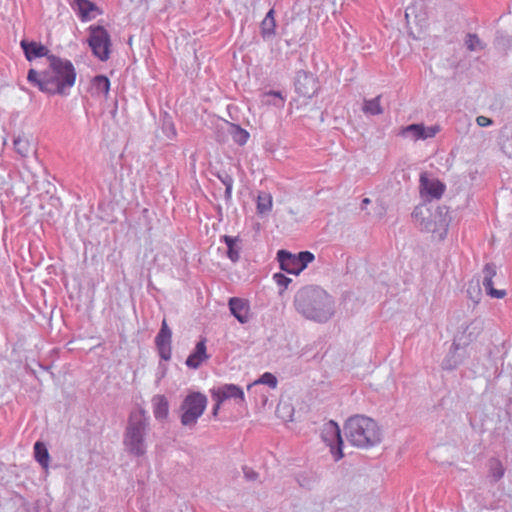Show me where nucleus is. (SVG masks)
Listing matches in <instances>:
<instances>
[{"label": "nucleus", "mask_w": 512, "mask_h": 512, "mask_svg": "<svg viewBox=\"0 0 512 512\" xmlns=\"http://www.w3.org/2000/svg\"><path fill=\"white\" fill-rule=\"evenodd\" d=\"M49 66L42 72L28 71L27 80L41 92L50 95H68L76 81V70L70 60L49 55Z\"/></svg>", "instance_id": "nucleus-1"}, {"label": "nucleus", "mask_w": 512, "mask_h": 512, "mask_svg": "<svg viewBox=\"0 0 512 512\" xmlns=\"http://www.w3.org/2000/svg\"><path fill=\"white\" fill-rule=\"evenodd\" d=\"M294 306L306 319L325 323L334 315V301L323 289L307 286L299 290L294 297Z\"/></svg>", "instance_id": "nucleus-2"}, {"label": "nucleus", "mask_w": 512, "mask_h": 512, "mask_svg": "<svg viewBox=\"0 0 512 512\" xmlns=\"http://www.w3.org/2000/svg\"><path fill=\"white\" fill-rule=\"evenodd\" d=\"M150 433V418L143 408L130 412L124 432L123 444L126 451L136 457L147 452V437Z\"/></svg>", "instance_id": "nucleus-3"}, {"label": "nucleus", "mask_w": 512, "mask_h": 512, "mask_svg": "<svg viewBox=\"0 0 512 512\" xmlns=\"http://www.w3.org/2000/svg\"><path fill=\"white\" fill-rule=\"evenodd\" d=\"M344 431L348 441L359 448L373 447L381 441L377 423L363 415L350 417L345 423Z\"/></svg>", "instance_id": "nucleus-4"}, {"label": "nucleus", "mask_w": 512, "mask_h": 512, "mask_svg": "<svg viewBox=\"0 0 512 512\" xmlns=\"http://www.w3.org/2000/svg\"><path fill=\"white\" fill-rule=\"evenodd\" d=\"M208 399L200 392L189 393L180 405V421L183 426L194 427L207 407Z\"/></svg>", "instance_id": "nucleus-5"}, {"label": "nucleus", "mask_w": 512, "mask_h": 512, "mask_svg": "<svg viewBox=\"0 0 512 512\" xmlns=\"http://www.w3.org/2000/svg\"><path fill=\"white\" fill-rule=\"evenodd\" d=\"M412 217L423 231L437 234L441 239L444 238L447 233L448 220L443 216L440 208L435 213H430V215L426 217L423 213V209L416 207L412 212Z\"/></svg>", "instance_id": "nucleus-6"}, {"label": "nucleus", "mask_w": 512, "mask_h": 512, "mask_svg": "<svg viewBox=\"0 0 512 512\" xmlns=\"http://www.w3.org/2000/svg\"><path fill=\"white\" fill-rule=\"evenodd\" d=\"M314 259L315 256L310 251H301L298 254H292L286 250L277 252L280 268L289 274H300Z\"/></svg>", "instance_id": "nucleus-7"}, {"label": "nucleus", "mask_w": 512, "mask_h": 512, "mask_svg": "<svg viewBox=\"0 0 512 512\" xmlns=\"http://www.w3.org/2000/svg\"><path fill=\"white\" fill-rule=\"evenodd\" d=\"M88 43L95 57L101 61L108 60L111 40L108 31L104 27L91 26Z\"/></svg>", "instance_id": "nucleus-8"}, {"label": "nucleus", "mask_w": 512, "mask_h": 512, "mask_svg": "<svg viewBox=\"0 0 512 512\" xmlns=\"http://www.w3.org/2000/svg\"><path fill=\"white\" fill-rule=\"evenodd\" d=\"M321 436L323 441L330 447L334 460H340L343 457V440L337 423L334 421L327 422L323 427Z\"/></svg>", "instance_id": "nucleus-9"}, {"label": "nucleus", "mask_w": 512, "mask_h": 512, "mask_svg": "<svg viewBox=\"0 0 512 512\" xmlns=\"http://www.w3.org/2000/svg\"><path fill=\"white\" fill-rule=\"evenodd\" d=\"M294 85L296 92L306 98H312L318 90L314 75L304 70L297 72Z\"/></svg>", "instance_id": "nucleus-10"}, {"label": "nucleus", "mask_w": 512, "mask_h": 512, "mask_svg": "<svg viewBox=\"0 0 512 512\" xmlns=\"http://www.w3.org/2000/svg\"><path fill=\"white\" fill-rule=\"evenodd\" d=\"M171 339L172 331L168 327L166 320L164 319L161 324V328L155 337V344L161 359L168 361L171 359Z\"/></svg>", "instance_id": "nucleus-11"}, {"label": "nucleus", "mask_w": 512, "mask_h": 512, "mask_svg": "<svg viewBox=\"0 0 512 512\" xmlns=\"http://www.w3.org/2000/svg\"><path fill=\"white\" fill-rule=\"evenodd\" d=\"M212 397L217 402H224L228 399H233L237 403H242L245 400L244 392L241 387L235 384H224L213 392Z\"/></svg>", "instance_id": "nucleus-12"}, {"label": "nucleus", "mask_w": 512, "mask_h": 512, "mask_svg": "<svg viewBox=\"0 0 512 512\" xmlns=\"http://www.w3.org/2000/svg\"><path fill=\"white\" fill-rule=\"evenodd\" d=\"M231 314L241 323L246 324L250 321V304L247 299L232 297L228 302Z\"/></svg>", "instance_id": "nucleus-13"}, {"label": "nucleus", "mask_w": 512, "mask_h": 512, "mask_svg": "<svg viewBox=\"0 0 512 512\" xmlns=\"http://www.w3.org/2000/svg\"><path fill=\"white\" fill-rule=\"evenodd\" d=\"M207 339L202 337L197 343L194 350L187 357L185 364L190 369H198L203 362L207 361L210 358V355L207 353L206 347Z\"/></svg>", "instance_id": "nucleus-14"}, {"label": "nucleus", "mask_w": 512, "mask_h": 512, "mask_svg": "<svg viewBox=\"0 0 512 512\" xmlns=\"http://www.w3.org/2000/svg\"><path fill=\"white\" fill-rule=\"evenodd\" d=\"M445 184L435 178H429L426 173L420 175V189L431 198L440 199L445 191Z\"/></svg>", "instance_id": "nucleus-15"}, {"label": "nucleus", "mask_w": 512, "mask_h": 512, "mask_svg": "<svg viewBox=\"0 0 512 512\" xmlns=\"http://www.w3.org/2000/svg\"><path fill=\"white\" fill-rule=\"evenodd\" d=\"M482 284L487 294L492 298L501 299L506 295L505 290H498L493 287V277L496 275V266L493 263H487L483 268Z\"/></svg>", "instance_id": "nucleus-16"}, {"label": "nucleus", "mask_w": 512, "mask_h": 512, "mask_svg": "<svg viewBox=\"0 0 512 512\" xmlns=\"http://www.w3.org/2000/svg\"><path fill=\"white\" fill-rule=\"evenodd\" d=\"M20 45L24 51L25 57L29 61H32L36 58L47 56L49 53V50L46 46L35 41L29 42L26 40H22Z\"/></svg>", "instance_id": "nucleus-17"}, {"label": "nucleus", "mask_w": 512, "mask_h": 512, "mask_svg": "<svg viewBox=\"0 0 512 512\" xmlns=\"http://www.w3.org/2000/svg\"><path fill=\"white\" fill-rule=\"evenodd\" d=\"M221 241H223L227 246V257L233 263L238 262L240 259V252L242 250L241 239L239 237L224 235L221 237Z\"/></svg>", "instance_id": "nucleus-18"}, {"label": "nucleus", "mask_w": 512, "mask_h": 512, "mask_svg": "<svg viewBox=\"0 0 512 512\" xmlns=\"http://www.w3.org/2000/svg\"><path fill=\"white\" fill-rule=\"evenodd\" d=\"M92 95L103 96L105 99L109 96L110 80L104 75H97L91 81Z\"/></svg>", "instance_id": "nucleus-19"}, {"label": "nucleus", "mask_w": 512, "mask_h": 512, "mask_svg": "<svg viewBox=\"0 0 512 512\" xmlns=\"http://www.w3.org/2000/svg\"><path fill=\"white\" fill-rule=\"evenodd\" d=\"M274 9H270L260 24L261 36L264 40H269L275 36L276 21Z\"/></svg>", "instance_id": "nucleus-20"}, {"label": "nucleus", "mask_w": 512, "mask_h": 512, "mask_svg": "<svg viewBox=\"0 0 512 512\" xmlns=\"http://www.w3.org/2000/svg\"><path fill=\"white\" fill-rule=\"evenodd\" d=\"M153 414L157 420L166 419L169 414V403L164 395H155L152 399Z\"/></svg>", "instance_id": "nucleus-21"}, {"label": "nucleus", "mask_w": 512, "mask_h": 512, "mask_svg": "<svg viewBox=\"0 0 512 512\" xmlns=\"http://www.w3.org/2000/svg\"><path fill=\"white\" fill-rule=\"evenodd\" d=\"M14 149L21 157L26 158L35 152L33 145L26 136H17L13 141Z\"/></svg>", "instance_id": "nucleus-22"}, {"label": "nucleus", "mask_w": 512, "mask_h": 512, "mask_svg": "<svg viewBox=\"0 0 512 512\" xmlns=\"http://www.w3.org/2000/svg\"><path fill=\"white\" fill-rule=\"evenodd\" d=\"M226 125L228 126L227 131L235 143L241 146L247 143L250 135L245 129L228 121L226 122Z\"/></svg>", "instance_id": "nucleus-23"}, {"label": "nucleus", "mask_w": 512, "mask_h": 512, "mask_svg": "<svg viewBox=\"0 0 512 512\" xmlns=\"http://www.w3.org/2000/svg\"><path fill=\"white\" fill-rule=\"evenodd\" d=\"M261 103L264 105H273L282 108L285 103V97L279 91H268L261 95Z\"/></svg>", "instance_id": "nucleus-24"}, {"label": "nucleus", "mask_w": 512, "mask_h": 512, "mask_svg": "<svg viewBox=\"0 0 512 512\" xmlns=\"http://www.w3.org/2000/svg\"><path fill=\"white\" fill-rule=\"evenodd\" d=\"M72 7L77 10L79 17L85 21L89 19V14L96 6L89 0H73Z\"/></svg>", "instance_id": "nucleus-25"}, {"label": "nucleus", "mask_w": 512, "mask_h": 512, "mask_svg": "<svg viewBox=\"0 0 512 512\" xmlns=\"http://www.w3.org/2000/svg\"><path fill=\"white\" fill-rule=\"evenodd\" d=\"M34 456H35L36 461L43 468H48L50 456H49L48 449L43 442L37 441L34 444Z\"/></svg>", "instance_id": "nucleus-26"}, {"label": "nucleus", "mask_w": 512, "mask_h": 512, "mask_svg": "<svg viewBox=\"0 0 512 512\" xmlns=\"http://www.w3.org/2000/svg\"><path fill=\"white\" fill-rule=\"evenodd\" d=\"M459 347L460 345L456 343V341H454L451 346L450 353L445 357V359L442 362V368L444 370H453L461 363V359L456 357V351L459 349Z\"/></svg>", "instance_id": "nucleus-27"}, {"label": "nucleus", "mask_w": 512, "mask_h": 512, "mask_svg": "<svg viewBox=\"0 0 512 512\" xmlns=\"http://www.w3.org/2000/svg\"><path fill=\"white\" fill-rule=\"evenodd\" d=\"M381 96H376L373 99L365 100L363 105V112L367 115H380L383 113V109L380 104Z\"/></svg>", "instance_id": "nucleus-28"}, {"label": "nucleus", "mask_w": 512, "mask_h": 512, "mask_svg": "<svg viewBox=\"0 0 512 512\" xmlns=\"http://www.w3.org/2000/svg\"><path fill=\"white\" fill-rule=\"evenodd\" d=\"M425 126L423 124H411L403 128L401 134L411 137L413 140L423 139Z\"/></svg>", "instance_id": "nucleus-29"}, {"label": "nucleus", "mask_w": 512, "mask_h": 512, "mask_svg": "<svg viewBox=\"0 0 512 512\" xmlns=\"http://www.w3.org/2000/svg\"><path fill=\"white\" fill-rule=\"evenodd\" d=\"M272 209V196L269 193L261 192L257 197V212L266 214Z\"/></svg>", "instance_id": "nucleus-30"}, {"label": "nucleus", "mask_w": 512, "mask_h": 512, "mask_svg": "<svg viewBox=\"0 0 512 512\" xmlns=\"http://www.w3.org/2000/svg\"><path fill=\"white\" fill-rule=\"evenodd\" d=\"M488 466L490 475L493 477L495 482L499 481L504 476L505 469L499 459L491 458Z\"/></svg>", "instance_id": "nucleus-31"}, {"label": "nucleus", "mask_w": 512, "mask_h": 512, "mask_svg": "<svg viewBox=\"0 0 512 512\" xmlns=\"http://www.w3.org/2000/svg\"><path fill=\"white\" fill-rule=\"evenodd\" d=\"M465 45L471 52L481 51L485 48V44L474 33H468L465 38Z\"/></svg>", "instance_id": "nucleus-32"}, {"label": "nucleus", "mask_w": 512, "mask_h": 512, "mask_svg": "<svg viewBox=\"0 0 512 512\" xmlns=\"http://www.w3.org/2000/svg\"><path fill=\"white\" fill-rule=\"evenodd\" d=\"M217 177L221 181V183L225 186L224 197H225V200L228 202L232 199V189H233L234 180H233L232 176L226 172L219 173L217 175Z\"/></svg>", "instance_id": "nucleus-33"}, {"label": "nucleus", "mask_w": 512, "mask_h": 512, "mask_svg": "<svg viewBox=\"0 0 512 512\" xmlns=\"http://www.w3.org/2000/svg\"><path fill=\"white\" fill-rule=\"evenodd\" d=\"M257 384H265L268 385L270 388H276L277 386V378L269 372H265L261 377L256 380L253 385ZM252 387V384L248 385V389Z\"/></svg>", "instance_id": "nucleus-34"}, {"label": "nucleus", "mask_w": 512, "mask_h": 512, "mask_svg": "<svg viewBox=\"0 0 512 512\" xmlns=\"http://www.w3.org/2000/svg\"><path fill=\"white\" fill-rule=\"evenodd\" d=\"M273 278L279 286L284 288H286L288 284L291 282L290 278L281 273H275L273 275Z\"/></svg>", "instance_id": "nucleus-35"}, {"label": "nucleus", "mask_w": 512, "mask_h": 512, "mask_svg": "<svg viewBox=\"0 0 512 512\" xmlns=\"http://www.w3.org/2000/svg\"><path fill=\"white\" fill-rule=\"evenodd\" d=\"M440 131V127L437 125L425 127L423 139L432 138Z\"/></svg>", "instance_id": "nucleus-36"}, {"label": "nucleus", "mask_w": 512, "mask_h": 512, "mask_svg": "<svg viewBox=\"0 0 512 512\" xmlns=\"http://www.w3.org/2000/svg\"><path fill=\"white\" fill-rule=\"evenodd\" d=\"M243 473H244L245 478L249 481H255L259 477V474L257 472H255L253 469H251L247 466H245L243 468Z\"/></svg>", "instance_id": "nucleus-37"}, {"label": "nucleus", "mask_w": 512, "mask_h": 512, "mask_svg": "<svg viewBox=\"0 0 512 512\" xmlns=\"http://www.w3.org/2000/svg\"><path fill=\"white\" fill-rule=\"evenodd\" d=\"M476 123H477V124H478V126H480V127H488V126H490V125H492V124H493V121H492V119H490V118H488V117H486V116H482V115H481V116H478V117L476 118Z\"/></svg>", "instance_id": "nucleus-38"}, {"label": "nucleus", "mask_w": 512, "mask_h": 512, "mask_svg": "<svg viewBox=\"0 0 512 512\" xmlns=\"http://www.w3.org/2000/svg\"><path fill=\"white\" fill-rule=\"evenodd\" d=\"M221 403L222 402H217L215 403V405L213 406V409H212V415L214 417H216L218 415V412H219V409H220V406H221Z\"/></svg>", "instance_id": "nucleus-39"}, {"label": "nucleus", "mask_w": 512, "mask_h": 512, "mask_svg": "<svg viewBox=\"0 0 512 512\" xmlns=\"http://www.w3.org/2000/svg\"><path fill=\"white\" fill-rule=\"evenodd\" d=\"M370 202H371V201H370V199H369V198H364V199L362 200V206H366V205H368Z\"/></svg>", "instance_id": "nucleus-40"}, {"label": "nucleus", "mask_w": 512, "mask_h": 512, "mask_svg": "<svg viewBox=\"0 0 512 512\" xmlns=\"http://www.w3.org/2000/svg\"><path fill=\"white\" fill-rule=\"evenodd\" d=\"M410 10L411 8H407L406 9V12H405V18L408 19L409 15H410Z\"/></svg>", "instance_id": "nucleus-41"}]
</instances>
